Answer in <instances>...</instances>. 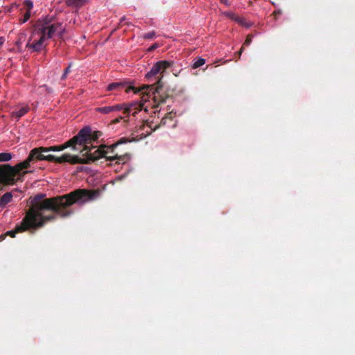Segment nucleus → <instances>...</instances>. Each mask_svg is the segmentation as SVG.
I'll return each instance as SVG.
<instances>
[{
    "instance_id": "obj_1",
    "label": "nucleus",
    "mask_w": 355,
    "mask_h": 355,
    "mask_svg": "<svg viewBox=\"0 0 355 355\" xmlns=\"http://www.w3.org/2000/svg\"><path fill=\"white\" fill-rule=\"evenodd\" d=\"M99 190L78 189L68 194L51 198H44V194H37L31 198V207L22 220L21 225L17 227L18 232L29 228H36L44 225L57 216L67 217L73 213L71 205L80 206L96 200L100 197Z\"/></svg>"
},
{
    "instance_id": "obj_2",
    "label": "nucleus",
    "mask_w": 355,
    "mask_h": 355,
    "mask_svg": "<svg viewBox=\"0 0 355 355\" xmlns=\"http://www.w3.org/2000/svg\"><path fill=\"white\" fill-rule=\"evenodd\" d=\"M141 101L140 103L133 102L130 104L121 103L114 105L98 107L95 112L103 114H108L111 112L123 110L128 116L132 114L137 119V115L141 117V114L149 112V107L155 110V114L159 113L163 105L165 103L167 97L161 94L159 89L154 85H146L141 89Z\"/></svg>"
},
{
    "instance_id": "obj_3",
    "label": "nucleus",
    "mask_w": 355,
    "mask_h": 355,
    "mask_svg": "<svg viewBox=\"0 0 355 355\" xmlns=\"http://www.w3.org/2000/svg\"><path fill=\"white\" fill-rule=\"evenodd\" d=\"M65 26L62 23L56 21L53 17L46 16L37 21L35 26L26 48L33 52H40L45 49L49 39L63 37Z\"/></svg>"
},
{
    "instance_id": "obj_4",
    "label": "nucleus",
    "mask_w": 355,
    "mask_h": 355,
    "mask_svg": "<svg viewBox=\"0 0 355 355\" xmlns=\"http://www.w3.org/2000/svg\"><path fill=\"white\" fill-rule=\"evenodd\" d=\"M85 146L83 150H80L81 152L85 150V159H82L76 155H71L70 154H64L61 157H56L53 155L51 162L57 164H62L64 162H68L70 164H87L90 162H94L95 160L104 157L107 160L113 162L115 161L117 164H122L128 166V162L130 159V155L125 154L123 155H114V150L116 147L117 144L112 146L101 145L98 148L92 146L89 148L87 144L83 145Z\"/></svg>"
},
{
    "instance_id": "obj_5",
    "label": "nucleus",
    "mask_w": 355,
    "mask_h": 355,
    "mask_svg": "<svg viewBox=\"0 0 355 355\" xmlns=\"http://www.w3.org/2000/svg\"><path fill=\"white\" fill-rule=\"evenodd\" d=\"M91 136V129L89 127H85L81 129L77 135L73 137L72 139H69L67 142H65L62 145L59 146H53L50 147H46L47 153L48 152H58L62 151L64 149L71 147L74 150H79L80 147L83 145L87 144L89 142L87 141L89 139Z\"/></svg>"
},
{
    "instance_id": "obj_6",
    "label": "nucleus",
    "mask_w": 355,
    "mask_h": 355,
    "mask_svg": "<svg viewBox=\"0 0 355 355\" xmlns=\"http://www.w3.org/2000/svg\"><path fill=\"white\" fill-rule=\"evenodd\" d=\"M154 110H155L152 109L151 106H150L149 112L148 113L150 114H151L153 113L155 114L153 112ZM146 113L147 112H144V113L141 114V117L139 116V114H138L137 117H139V118L137 119H136V118L135 117V120L141 121H139L141 123V125L136 130V131L132 134L133 135L132 139L135 140H139V139L146 137L148 135H149L152 132L153 130H155L157 128V125H155L154 127H153L152 122H149L148 119H146V121L144 120V118H145L144 114ZM123 114L125 115L124 116H121L119 118H116V119H114L113 121V122L114 123H119V122H120V121L121 119H125V118H128L131 116L134 118V116L132 114L127 116V115L124 112H123Z\"/></svg>"
},
{
    "instance_id": "obj_7",
    "label": "nucleus",
    "mask_w": 355,
    "mask_h": 355,
    "mask_svg": "<svg viewBox=\"0 0 355 355\" xmlns=\"http://www.w3.org/2000/svg\"><path fill=\"white\" fill-rule=\"evenodd\" d=\"M46 147H39L32 149L28 157L22 162L17 164L15 168L10 167L17 173H20L23 169H27L30 167V164L33 161H48L51 162L53 158V155H44L42 153H47Z\"/></svg>"
},
{
    "instance_id": "obj_8",
    "label": "nucleus",
    "mask_w": 355,
    "mask_h": 355,
    "mask_svg": "<svg viewBox=\"0 0 355 355\" xmlns=\"http://www.w3.org/2000/svg\"><path fill=\"white\" fill-rule=\"evenodd\" d=\"M173 61L171 60H159L155 62L150 70L146 73V78L150 80L156 75L163 74L164 71L172 67Z\"/></svg>"
},
{
    "instance_id": "obj_9",
    "label": "nucleus",
    "mask_w": 355,
    "mask_h": 355,
    "mask_svg": "<svg viewBox=\"0 0 355 355\" xmlns=\"http://www.w3.org/2000/svg\"><path fill=\"white\" fill-rule=\"evenodd\" d=\"M125 89L126 93L135 90V87L129 86L125 82H116L110 83L107 85L106 90L108 92H116V93Z\"/></svg>"
},
{
    "instance_id": "obj_10",
    "label": "nucleus",
    "mask_w": 355,
    "mask_h": 355,
    "mask_svg": "<svg viewBox=\"0 0 355 355\" xmlns=\"http://www.w3.org/2000/svg\"><path fill=\"white\" fill-rule=\"evenodd\" d=\"M30 111V107L28 105H19L15 110L11 112V116L16 121H19L20 118L24 116Z\"/></svg>"
},
{
    "instance_id": "obj_11",
    "label": "nucleus",
    "mask_w": 355,
    "mask_h": 355,
    "mask_svg": "<svg viewBox=\"0 0 355 355\" xmlns=\"http://www.w3.org/2000/svg\"><path fill=\"white\" fill-rule=\"evenodd\" d=\"M12 194L11 192H6L0 198V207L4 208L12 200Z\"/></svg>"
},
{
    "instance_id": "obj_12",
    "label": "nucleus",
    "mask_w": 355,
    "mask_h": 355,
    "mask_svg": "<svg viewBox=\"0 0 355 355\" xmlns=\"http://www.w3.org/2000/svg\"><path fill=\"white\" fill-rule=\"evenodd\" d=\"M87 0H65V3L68 6L80 8L85 5Z\"/></svg>"
},
{
    "instance_id": "obj_13",
    "label": "nucleus",
    "mask_w": 355,
    "mask_h": 355,
    "mask_svg": "<svg viewBox=\"0 0 355 355\" xmlns=\"http://www.w3.org/2000/svg\"><path fill=\"white\" fill-rule=\"evenodd\" d=\"M12 157L10 153H0V162L10 161Z\"/></svg>"
},
{
    "instance_id": "obj_14",
    "label": "nucleus",
    "mask_w": 355,
    "mask_h": 355,
    "mask_svg": "<svg viewBox=\"0 0 355 355\" xmlns=\"http://www.w3.org/2000/svg\"><path fill=\"white\" fill-rule=\"evenodd\" d=\"M240 26L249 28L252 26L251 22L247 21L243 17H241L238 23Z\"/></svg>"
},
{
    "instance_id": "obj_15",
    "label": "nucleus",
    "mask_w": 355,
    "mask_h": 355,
    "mask_svg": "<svg viewBox=\"0 0 355 355\" xmlns=\"http://www.w3.org/2000/svg\"><path fill=\"white\" fill-rule=\"evenodd\" d=\"M205 63V60L203 58H198L197 60H196L193 64V67L194 69L198 68L201 66H202Z\"/></svg>"
},
{
    "instance_id": "obj_16",
    "label": "nucleus",
    "mask_w": 355,
    "mask_h": 355,
    "mask_svg": "<svg viewBox=\"0 0 355 355\" xmlns=\"http://www.w3.org/2000/svg\"><path fill=\"white\" fill-rule=\"evenodd\" d=\"M156 33L154 31L144 34L143 38L146 40H151L155 37Z\"/></svg>"
},
{
    "instance_id": "obj_17",
    "label": "nucleus",
    "mask_w": 355,
    "mask_h": 355,
    "mask_svg": "<svg viewBox=\"0 0 355 355\" xmlns=\"http://www.w3.org/2000/svg\"><path fill=\"white\" fill-rule=\"evenodd\" d=\"M31 11L26 10V12L24 14L23 18L21 19V22L25 23L26 21H28L31 17Z\"/></svg>"
},
{
    "instance_id": "obj_18",
    "label": "nucleus",
    "mask_w": 355,
    "mask_h": 355,
    "mask_svg": "<svg viewBox=\"0 0 355 355\" xmlns=\"http://www.w3.org/2000/svg\"><path fill=\"white\" fill-rule=\"evenodd\" d=\"M24 3L27 8V10H30L31 11V10L33 9V3L31 0H26L24 1Z\"/></svg>"
},
{
    "instance_id": "obj_19",
    "label": "nucleus",
    "mask_w": 355,
    "mask_h": 355,
    "mask_svg": "<svg viewBox=\"0 0 355 355\" xmlns=\"http://www.w3.org/2000/svg\"><path fill=\"white\" fill-rule=\"evenodd\" d=\"M236 14H235L234 12H231V11H226V12H223V15H225V17L231 19L232 20L234 19V18L236 16Z\"/></svg>"
},
{
    "instance_id": "obj_20",
    "label": "nucleus",
    "mask_w": 355,
    "mask_h": 355,
    "mask_svg": "<svg viewBox=\"0 0 355 355\" xmlns=\"http://www.w3.org/2000/svg\"><path fill=\"white\" fill-rule=\"evenodd\" d=\"M252 36L250 35H248L246 37V40L243 44L244 46H249L251 42H252Z\"/></svg>"
},
{
    "instance_id": "obj_21",
    "label": "nucleus",
    "mask_w": 355,
    "mask_h": 355,
    "mask_svg": "<svg viewBox=\"0 0 355 355\" xmlns=\"http://www.w3.org/2000/svg\"><path fill=\"white\" fill-rule=\"evenodd\" d=\"M40 89H44L48 93H51L52 92V89L51 88H49L46 85H43L40 86Z\"/></svg>"
},
{
    "instance_id": "obj_22",
    "label": "nucleus",
    "mask_w": 355,
    "mask_h": 355,
    "mask_svg": "<svg viewBox=\"0 0 355 355\" xmlns=\"http://www.w3.org/2000/svg\"><path fill=\"white\" fill-rule=\"evenodd\" d=\"M158 46H158V44H157V43H155V44H153L152 46H150L148 48V51H154L155 49H156Z\"/></svg>"
},
{
    "instance_id": "obj_23",
    "label": "nucleus",
    "mask_w": 355,
    "mask_h": 355,
    "mask_svg": "<svg viewBox=\"0 0 355 355\" xmlns=\"http://www.w3.org/2000/svg\"><path fill=\"white\" fill-rule=\"evenodd\" d=\"M71 64H69V66L64 69V72L65 74H69L71 72Z\"/></svg>"
},
{
    "instance_id": "obj_24",
    "label": "nucleus",
    "mask_w": 355,
    "mask_h": 355,
    "mask_svg": "<svg viewBox=\"0 0 355 355\" xmlns=\"http://www.w3.org/2000/svg\"><path fill=\"white\" fill-rule=\"evenodd\" d=\"M241 17H240V16L236 15V16L234 17L233 21H234L236 23H239V20L241 19Z\"/></svg>"
},
{
    "instance_id": "obj_25",
    "label": "nucleus",
    "mask_w": 355,
    "mask_h": 355,
    "mask_svg": "<svg viewBox=\"0 0 355 355\" xmlns=\"http://www.w3.org/2000/svg\"><path fill=\"white\" fill-rule=\"evenodd\" d=\"M67 75L68 74H65V73L64 72L63 74L61 76V80H65L67 78Z\"/></svg>"
},
{
    "instance_id": "obj_26",
    "label": "nucleus",
    "mask_w": 355,
    "mask_h": 355,
    "mask_svg": "<svg viewBox=\"0 0 355 355\" xmlns=\"http://www.w3.org/2000/svg\"><path fill=\"white\" fill-rule=\"evenodd\" d=\"M222 3H223L224 4H225L226 6H229V1L228 0H223V1H220Z\"/></svg>"
},
{
    "instance_id": "obj_27",
    "label": "nucleus",
    "mask_w": 355,
    "mask_h": 355,
    "mask_svg": "<svg viewBox=\"0 0 355 355\" xmlns=\"http://www.w3.org/2000/svg\"><path fill=\"white\" fill-rule=\"evenodd\" d=\"M4 42V39L3 37H0V47L3 45Z\"/></svg>"
},
{
    "instance_id": "obj_28",
    "label": "nucleus",
    "mask_w": 355,
    "mask_h": 355,
    "mask_svg": "<svg viewBox=\"0 0 355 355\" xmlns=\"http://www.w3.org/2000/svg\"><path fill=\"white\" fill-rule=\"evenodd\" d=\"M8 234H10L12 236H14V233L12 232H8Z\"/></svg>"
},
{
    "instance_id": "obj_29",
    "label": "nucleus",
    "mask_w": 355,
    "mask_h": 355,
    "mask_svg": "<svg viewBox=\"0 0 355 355\" xmlns=\"http://www.w3.org/2000/svg\"><path fill=\"white\" fill-rule=\"evenodd\" d=\"M242 51H243V48L241 49V51H239V56H241V53H242Z\"/></svg>"
},
{
    "instance_id": "obj_30",
    "label": "nucleus",
    "mask_w": 355,
    "mask_h": 355,
    "mask_svg": "<svg viewBox=\"0 0 355 355\" xmlns=\"http://www.w3.org/2000/svg\"><path fill=\"white\" fill-rule=\"evenodd\" d=\"M160 80H161V78L158 79V80H157V83H159Z\"/></svg>"
}]
</instances>
